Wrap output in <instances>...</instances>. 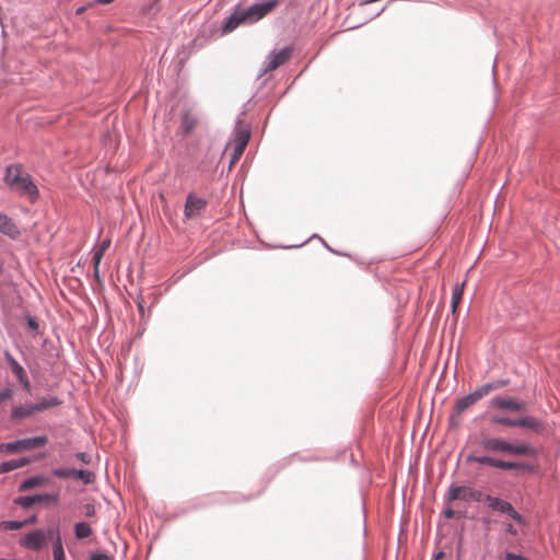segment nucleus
<instances>
[{
	"label": "nucleus",
	"instance_id": "obj_1",
	"mask_svg": "<svg viewBox=\"0 0 560 560\" xmlns=\"http://www.w3.org/2000/svg\"><path fill=\"white\" fill-rule=\"evenodd\" d=\"M278 4V0H262L246 8L235 7L233 12L222 22V33L229 34L241 25L258 22L272 12Z\"/></svg>",
	"mask_w": 560,
	"mask_h": 560
},
{
	"label": "nucleus",
	"instance_id": "obj_2",
	"mask_svg": "<svg viewBox=\"0 0 560 560\" xmlns=\"http://www.w3.org/2000/svg\"><path fill=\"white\" fill-rule=\"evenodd\" d=\"M5 184L22 196H26L31 201L38 197V189L33 183L32 177L26 173L21 164L9 165L4 175Z\"/></svg>",
	"mask_w": 560,
	"mask_h": 560
},
{
	"label": "nucleus",
	"instance_id": "obj_3",
	"mask_svg": "<svg viewBox=\"0 0 560 560\" xmlns=\"http://www.w3.org/2000/svg\"><path fill=\"white\" fill-rule=\"evenodd\" d=\"M481 445L486 451L493 453H503L516 456H528L534 453L533 447L527 444H512L500 438L483 439L481 441Z\"/></svg>",
	"mask_w": 560,
	"mask_h": 560
},
{
	"label": "nucleus",
	"instance_id": "obj_4",
	"mask_svg": "<svg viewBox=\"0 0 560 560\" xmlns=\"http://www.w3.org/2000/svg\"><path fill=\"white\" fill-rule=\"evenodd\" d=\"M504 385H505V382H503V381H498V382H494V383L485 384L481 387H479L477 390H475L474 393H471V394H469L467 396L462 397L460 399H458L456 401L455 412L452 416V418H454L455 416H459L465 410H467L468 408L472 407L481 398L487 396L490 392H492L494 389H498V388H501Z\"/></svg>",
	"mask_w": 560,
	"mask_h": 560
},
{
	"label": "nucleus",
	"instance_id": "obj_5",
	"mask_svg": "<svg viewBox=\"0 0 560 560\" xmlns=\"http://www.w3.org/2000/svg\"><path fill=\"white\" fill-rule=\"evenodd\" d=\"M250 131L249 128L238 124L235 129L233 140L226 145L225 151L231 154V166L238 162L244 153V150L249 141Z\"/></svg>",
	"mask_w": 560,
	"mask_h": 560
},
{
	"label": "nucleus",
	"instance_id": "obj_6",
	"mask_svg": "<svg viewBox=\"0 0 560 560\" xmlns=\"http://www.w3.org/2000/svg\"><path fill=\"white\" fill-rule=\"evenodd\" d=\"M54 530L55 527L47 530L38 528L30 532L21 538L20 545L26 549L38 551L47 544L49 539L52 541L55 540V536L52 535Z\"/></svg>",
	"mask_w": 560,
	"mask_h": 560
},
{
	"label": "nucleus",
	"instance_id": "obj_7",
	"mask_svg": "<svg viewBox=\"0 0 560 560\" xmlns=\"http://www.w3.org/2000/svg\"><path fill=\"white\" fill-rule=\"evenodd\" d=\"M47 442L48 439L46 436H35L30 439L18 440L15 442L0 444V452L8 454L19 453L44 446Z\"/></svg>",
	"mask_w": 560,
	"mask_h": 560
},
{
	"label": "nucleus",
	"instance_id": "obj_8",
	"mask_svg": "<svg viewBox=\"0 0 560 560\" xmlns=\"http://www.w3.org/2000/svg\"><path fill=\"white\" fill-rule=\"evenodd\" d=\"M292 51V48L289 46H285L280 50H272L265 61L264 71H273L284 65L291 58Z\"/></svg>",
	"mask_w": 560,
	"mask_h": 560
},
{
	"label": "nucleus",
	"instance_id": "obj_9",
	"mask_svg": "<svg viewBox=\"0 0 560 560\" xmlns=\"http://www.w3.org/2000/svg\"><path fill=\"white\" fill-rule=\"evenodd\" d=\"M208 202L206 199L195 194H189L184 208V217L186 220L198 218L206 209Z\"/></svg>",
	"mask_w": 560,
	"mask_h": 560
},
{
	"label": "nucleus",
	"instance_id": "obj_10",
	"mask_svg": "<svg viewBox=\"0 0 560 560\" xmlns=\"http://www.w3.org/2000/svg\"><path fill=\"white\" fill-rule=\"evenodd\" d=\"M486 501L489 503L491 509L505 513L517 523L524 524L523 516L512 506L511 503L491 495H487Z\"/></svg>",
	"mask_w": 560,
	"mask_h": 560
},
{
	"label": "nucleus",
	"instance_id": "obj_11",
	"mask_svg": "<svg viewBox=\"0 0 560 560\" xmlns=\"http://www.w3.org/2000/svg\"><path fill=\"white\" fill-rule=\"evenodd\" d=\"M481 492L469 487H452L450 489L451 500L480 501Z\"/></svg>",
	"mask_w": 560,
	"mask_h": 560
},
{
	"label": "nucleus",
	"instance_id": "obj_12",
	"mask_svg": "<svg viewBox=\"0 0 560 560\" xmlns=\"http://www.w3.org/2000/svg\"><path fill=\"white\" fill-rule=\"evenodd\" d=\"M58 497L56 494H36L32 497H20L15 500V503L23 509H28L35 503H50L56 502Z\"/></svg>",
	"mask_w": 560,
	"mask_h": 560
},
{
	"label": "nucleus",
	"instance_id": "obj_13",
	"mask_svg": "<svg viewBox=\"0 0 560 560\" xmlns=\"http://www.w3.org/2000/svg\"><path fill=\"white\" fill-rule=\"evenodd\" d=\"M491 406L512 411H521L526 408V404L524 401H520L510 397H495L491 400Z\"/></svg>",
	"mask_w": 560,
	"mask_h": 560
},
{
	"label": "nucleus",
	"instance_id": "obj_14",
	"mask_svg": "<svg viewBox=\"0 0 560 560\" xmlns=\"http://www.w3.org/2000/svg\"><path fill=\"white\" fill-rule=\"evenodd\" d=\"M5 359L13 374L18 377L24 388L30 389V381L23 366L8 352L5 353Z\"/></svg>",
	"mask_w": 560,
	"mask_h": 560
},
{
	"label": "nucleus",
	"instance_id": "obj_15",
	"mask_svg": "<svg viewBox=\"0 0 560 560\" xmlns=\"http://www.w3.org/2000/svg\"><path fill=\"white\" fill-rule=\"evenodd\" d=\"M0 232H2L3 234H5L12 238H15L20 234V231H19L18 226L15 225V223L1 212H0Z\"/></svg>",
	"mask_w": 560,
	"mask_h": 560
},
{
	"label": "nucleus",
	"instance_id": "obj_16",
	"mask_svg": "<svg viewBox=\"0 0 560 560\" xmlns=\"http://www.w3.org/2000/svg\"><path fill=\"white\" fill-rule=\"evenodd\" d=\"M52 535L55 536V540L52 541V557L54 560H66V555L62 546V539L60 535L59 527L56 526L55 530L52 532Z\"/></svg>",
	"mask_w": 560,
	"mask_h": 560
},
{
	"label": "nucleus",
	"instance_id": "obj_17",
	"mask_svg": "<svg viewBox=\"0 0 560 560\" xmlns=\"http://www.w3.org/2000/svg\"><path fill=\"white\" fill-rule=\"evenodd\" d=\"M516 427L528 428L535 432H540L545 429L544 422L534 417H523L516 419Z\"/></svg>",
	"mask_w": 560,
	"mask_h": 560
},
{
	"label": "nucleus",
	"instance_id": "obj_18",
	"mask_svg": "<svg viewBox=\"0 0 560 560\" xmlns=\"http://www.w3.org/2000/svg\"><path fill=\"white\" fill-rule=\"evenodd\" d=\"M31 460L26 457L11 459L0 464V475L28 465Z\"/></svg>",
	"mask_w": 560,
	"mask_h": 560
},
{
	"label": "nucleus",
	"instance_id": "obj_19",
	"mask_svg": "<svg viewBox=\"0 0 560 560\" xmlns=\"http://www.w3.org/2000/svg\"><path fill=\"white\" fill-rule=\"evenodd\" d=\"M61 401L57 397L42 398L36 404H33V410L36 412L59 406Z\"/></svg>",
	"mask_w": 560,
	"mask_h": 560
},
{
	"label": "nucleus",
	"instance_id": "obj_20",
	"mask_svg": "<svg viewBox=\"0 0 560 560\" xmlns=\"http://www.w3.org/2000/svg\"><path fill=\"white\" fill-rule=\"evenodd\" d=\"M465 282L456 284L452 292V313L456 314L457 307L463 299Z\"/></svg>",
	"mask_w": 560,
	"mask_h": 560
},
{
	"label": "nucleus",
	"instance_id": "obj_21",
	"mask_svg": "<svg viewBox=\"0 0 560 560\" xmlns=\"http://www.w3.org/2000/svg\"><path fill=\"white\" fill-rule=\"evenodd\" d=\"M34 413H36V411L33 410V404H32V405L14 407L12 409L11 416L13 419H23V418L30 417Z\"/></svg>",
	"mask_w": 560,
	"mask_h": 560
},
{
	"label": "nucleus",
	"instance_id": "obj_22",
	"mask_svg": "<svg viewBox=\"0 0 560 560\" xmlns=\"http://www.w3.org/2000/svg\"><path fill=\"white\" fill-rule=\"evenodd\" d=\"M109 246H110V240L105 238L102 241V243L97 247L94 248L93 260H95L96 264H101L102 258L105 255L106 250L109 248Z\"/></svg>",
	"mask_w": 560,
	"mask_h": 560
},
{
	"label": "nucleus",
	"instance_id": "obj_23",
	"mask_svg": "<svg viewBox=\"0 0 560 560\" xmlns=\"http://www.w3.org/2000/svg\"><path fill=\"white\" fill-rule=\"evenodd\" d=\"M74 534L78 539H83L92 534V528L88 523L81 522L77 523L74 526Z\"/></svg>",
	"mask_w": 560,
	"mask_h": 560
},
{
	"label": "nucleus",
	"instance_id": "obj_24",
	"mask_svg": "<svg viewBox=\"0 0 560 560\" xmlns=\"http://www.w3.org/2000/svg\"><path fill=\"white\" fill-rule=\"evenodd\" d=\"M73 478L82 480L83 483H85V485H90V483L94 482L95 475L92 471H89V470H78V469H74Z\"/></svg>",
	"mask_w": 560,
	"mask_h": 560
},
{
	"label": "nucleus",
	"instance_id": "obj_25",
	"mask_svg": "<svg viewBox=\"0 0 560 560\" xmlns=\"http://www.w3.org/2000/svg\"><path fill=\"white\" fill-rule=\"evenodd\" d=\"M42 483H44V478H42V477L28 478L21 483L20 490L26 491V490L33 489Z\"/></svg>",
	"mask_w": 560,
	"mask_h": 560
},
{
	"label": "nucleus",
	"instance_id": "obj_26",
	"mask_svg": "<svg viewBox=\"0 0 560 560\" xmlns=\"http://www.w3.org/2000/svg\"><path fill=\"white\" fill-rule=\"evenodd\" d=\"M183 128L186 133L190 132L197 125V118L191 116L188 112L183 116Z\"/></svg>",
	"mask_w": 560,
	"mask_h": 560
},
{
	"label": "nucleus",
	"instance_id": "obj_27",
	"mask_svg": "<svg viewBox=\"0 0 560 560\" xmlns=\"http://www.w3.org/2000/svg\"><path fill=\"white\" fill-rule=\"evenodd\" d=\"M25 526V523L19 521H3L0 523V529L18 530Z\"/></svg>",
	"mask_w": 560,
	"mask_h": 560
},
{
	"label": "nucleus",
	"instance_id": "obj_28",
	"mask_svg": "<svg viewBox=\"0 0 560 560\" xmlns=\"http://www.w3.org/2000/svg\"><path fill=\"white\" fill-rule=\"evenodd\" d=\"M469 463H478L493 467L494 458L490 456H469L467 459Z\"/></svg>",
	"mask_w": 560,
	"mask_h": 560
},
{
	"label": "nucleus",
	"instance_id": "obj_29",
	"mask_svg": "<svg viewBox=\"0 0 560 560\" xmlns=\"http://www.w3.org/2000/svg\"><path fill=\"white\" fill-rule=\"evenodd\" d=\"M491 421L493 423L503 424L506 427H516V419H510L505 417H493Z\"/></svg>",
	"mask_w": 560,
	"mask_h": 560
},
{
	"label": "nucleus",
	"instance_id": "obj_30",
	"mask_svg": "<svg viewBox=\"0 0 560 560\" xmlns=\"http://www.w3.org/2000/svg\"><path fill=\"white\" fill-rule=\"evenodd\" d=\"M54 475L58 478H73L74 469L58 468L54 470Z\"/></svg>",
	"mask_w": 560,
	"mask_h": 560
},
{
	"label": "nucleus",
	"instance_id": "obj_31",
	"mask_svg": "<svg viewBox=\"0 0 560 560\" xmlns=\"http://www.w3.org/2000/svg\"><path fill=\"white\" fill-rule=\"evenodd\" d=\"M12 396V390L11 389H4L3 392L0 393V404L10 399Z\"/></svg>",
	"mask_w": 560,
	"mask_h": 560
},
{
	"label": "nucleus",
	"instance_id": "obj_32",
	"mask_svg": "<svg viewBox=\"0 0 560 560\" xmlns=\"http://www.w3.org/2000/svg\"><path fill=\"white\" fill-rule=\"evenodd\" d=\"M77 458L84 464L91 463V456L88 453H78Z\"/></svg>",
	"mask_w": 560,
	"mask_h": 560
},
{
	"label": "nucleus",
	"instance_id": "obj_33",
	"mask_svg": "<svg viewBox=\"0 0 560 560\" xmlns=\"http://www.w3.org/2000/svg\"><path fill=\"white\" fill-rule=\"evenodd\" d=\"M91 560H113V558L106 553L92 555Z\"/></svg>",
	"mask_w": 560,
	"mask_h": 560
},
{
	"label": "nucleus",
	"instance_id": "obj_34",
	"mask_svg": "<svg viewBox=\"0 0 560 560\" xmlns=\"http://www.w3.org/2000/svg\"><path fill=\"white\" fill-rule=\"evenodd\" d=\"M505 560H528L527 558L521 556V555H515V553H512V552H508L505 555Z\"/></svg>",
	"mask_w": 560,
	"mask_h": 560
},
{
	"label": "nucleus",
	"instance_id": "obj_35",
	"mask_svg": "<svg viewBox=\"0 0 560 560\" xmlns=\"http://www.w3.org/2000/svg\"><path fill=\"white\" fill-rule=\"evenodd\" d=\"M84 510H85V515H86L88 517H92V516H94V514H95V508H94V505H92V504H86V505L84 506Z\"/></svg>",
	"mask_w": 560,
	"mask_h": 560
},
{
	"label": "nucleus",
	"instance_id": "obj_36",
	"mask_svg": "<svg viewBox=\"0 0 560 560\" xmlns=\"http://www.w3.org/2000/svg\"><path fill=\"white\" fill-rule=\"evenodd\" d=\"M27 325L32 330L38 329V323L31 316L27 317Z\"/></svg>",
	"mask_w": 560,
	"mask_h": 560
},
{
	"label": "nucleus",
	"instance_id": "obj_37",
	"mask_svg": "<svg viewBox=\"0 0 560 560\" xmlns=\"http://www.w3.org/2000/svg\"><path fill=\"white\" fill-rule=\"evenodd\" d=\"M521 467V464L515 462H505L504 469H517Z\"/></svg>",
	"mask_w": 560,
	"mask_h": 560
},
{
	"label": "nucleus",
	"instance_id": "obj_38",
	"mask_svg": "<svg viewBox=\"0 0 560 560\" xmlns=\"http://www.w3.org/2000/svg\"><path fill=\"white\" fill-rule=\"evenodd\" d=\"M93 269L95 279L100 281V264H96L95 260H93Z\"/></svg>",
	"mask_w": 560,
	"mask_h": 560
},
{
	"label": "nucleus",
	"instance_id": "obj_39",
	"mask_svg": "<svg viewBox=\"0 0 560 560\" xmlns=\"http://www.w3.org/2000/svg\"><path fill=\"white\" fill-rule=\"evenodd\" d=\"M505 460L494 458L493 467L504 469Z\"/></svg>",
	"mask_w": 560,
	"mask_h": 560
},
{
	"label": "nucleus",
	"instance_id": "obj_40",
	"mask_svg": "<svg viewBox=\"0 0 560 560\" xmlns=\"http://www.w3.org/2000/svg\"><path fill=\"white\" fill-rule=\"evenodd\" d=\"M36 522H37V516H36V515H33V516H31L30 518H27V520L23 521V523H25V526H26V525H30V524H34V523H36Z\"/></svg>",
	"mask_w": 560,
	"mask_h": 560
},
{
	"label": "nucleus",
	"instance_id": "obj_41",
	"mask_svg": "<svg viewBox=\"0 0 560 560\" xmlns=\"http://www.w3.org/2000/svg\"><path fill=\"white\" fill-rule=\"evenodd\" d=\"M88 9V5H82V7H79L77 10H75V14L77 15H82Z\"/></svg>",
	"mask_w": 560,
	"mask_h": 560
},
{
	"label": "nucleus",
	"instance_id": "obj_42",
	"mask_svg": "<svg viewBox=\"0 0 560 560\" xmlns=\"http://www.w3.org/2000/svg\"><path fill=\"white\" fill-rule=\"evenodd\" d=\"M113 1L114 0H96L94 3L105 5L112 3Z\"/></svg>",
	"mask_w": 560,
	"mask_h": 560
},
{
	"label": "nucleus",
	"instance_id": "obj_43",
	"mask_svg": "<svg viewBox=\"0 0 560 560\" xmlns=\"http://www.w3.org/2000/svg\"><path fill=\"white\" fill-rule=\"evenodd\" d=\"M506 530L512 535H516V529L511 524L508 526Z\"/></svg>",
	"mask_w": 560,
	"mask_h": 560
},
{
	"label": "nucleus",
	"instance_id": "obj_44",
	"mask_svg": "<svg viewBox=\"0 0 560 560\" xmlns=\"http://www.w3.org/2000/svg\"><path fill=\"white\" fill-rule=\"evenodd\" d=\"M445 516L451 518V517L454 516V512L452 510H448V511L445 512Z\"/></svg>",
	"mask_w": 560,
	"mask_h": 560
},
{
	"label": "nucleus",
	"instance_id": "obj_45",
	"mask_svg": "<svg viewBox=\"0 0 560 560\" xmlns=\"http://www.w3.org/2000/svg\"><path fill=\"white\" fill-rule=\"evenodd\" d=\"M442 557H443V552H439V553L436 555V557H435V560H439V559H440V558H442Z\"/></svg>",
	"mask_w": 560,
	"mask_h": 560
},
{
	"label": "nucleus",
	"instance_id": "obj_46",
	"mask_svg": "<svg viewBox=\"0 0 560 560\" xmlns=\"http://www.w3.org/2000/svg\"><path fill=\"white\" fill-rule=\"evenodd\" d=\"M161 0H152V5L159 3Z\"/></svg>",
	"mask_w": 560,
	"mask_h": 560
},
{
	"label": "nucleus",
	"instance_id": "obj_47",
	"mask_svg": "<svg viewBox=\"0 0 560 560\" xmlns=\"http://www.w3.org/2000/svg\"><path fill=\"white\" fill-rule=\"evenodd\" d=\"M139 310L142 312L143 311V305L142 303H139Z\"/></svg>",
	"mask_w": 560,
	"mask_h": 560
},
{
	"label": "nucleus",
	"instance_id": "obj_48",
	"mask_svg": "<svg viewBox=\"0 0 560 560\" xmlns=\"http://www.w3.org/2000/svg\"><path fill=\"white\" fill-rule=\"evenodd\" d=\"M383 11H384V9H382L380 12H377V13L375 14V16L381 15V13H382Z\"/></svg>",
	"mask_w": 560,
	"mask_h": 560
}]
</instances>
